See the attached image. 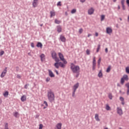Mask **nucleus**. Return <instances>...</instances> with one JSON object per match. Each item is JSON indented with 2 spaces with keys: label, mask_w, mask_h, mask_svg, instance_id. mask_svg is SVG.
<instances>
[{
  "label": "nucleus",
  "mask_w": 129,
  "mask_h": 129,
  "mask_svg": "<svg viewBox=\"0 0 129 129\" xmlns=\"http://www.w3.org/2000/svg\"><path fill=\"white\" fill-rule=\"evenodd\" d=\"M50 18H52V17L56 16V13H55V12L54 11H50Z\"/></svg>",
  "instance_id": "obj_21"
},
{
  "label": "nucleus",
  "mask_w": 129,
  "mask_h": 129,
  "mask_svg": "<svg viewBox=\"0 0 129 129\" xmlns=\"http://www.w3.org/2000/svg\"><path fill=\"white\" fill-rule=\"evenodd\" d=\"M86 0H80V2H81V3H85V1H86Z\"/></svg>",
  "instance_id": "obj_54"
},
{
  "label": "nucleus",
  "mask_w": 129,
  "mask_h": 129,
  "mask_svg": "<svg viewBox=\"0 0 129 129\" xmlns=\"http://www.w3.org/2000/svg\"><path fill=\"white\" fill-rule=\"evenodd\" d=\"M125 70L126 73H127V74H129V66L126 68Z\"/></svg>",
  "instance_id": "obj_32"
},
{
  "label": "nucleus",
  "mask_w": 129,
  "mask_h": 129,
  "mask_svg": "<svg viewBox=\"0 0 129 129\" xmlns=\"http://www.w3.org/2000/svg\"><path fill=\"white\" fill-rule=\"evenodd\" d=\"M124 83V80L123 79V78L121 79V84L123 85V84Z\"/></svg>",
  "instance_id": "obj_34"
},
{
  "label": "nucleus",
  "mask_w": 129,
  "mask_h": 129,
  "mask_svg": "<svg viewBox=\"0 0 129 129\" xmlns=\"http://www.w3.org/2000/svg\"><path fill=\"white\" fill-rule=\"evenodd\" d=\"M117 112L119 115H122V109L121 108H119L118 107H117Z\"/></svg>",
  "instance_id": "obj_8"
},
{
  "label": "nucleus",
  "mask_w": 129,
  "mask_h": 129,
  "mask_svg": "<svg viewBox=\"0 0 129 129\" xmlns=\"http://www.w3.org/2000/svg\"><path fill=\"white\" fill-rule=\"evenodd\" d=\"M58 56L61 61H62L63 64H67V61L64 58V56L61 52L58 53Z\"/></svg>",
  "instance_id": "obj_4"
},
{
  "label": "nucleus",
  "mask_w": 129,
  "mask_h": 129,
  "mask_svg": "<svg viewBox=\"0 0 129 129\" xmlns=\"http://www.w3.org/2000/svg\"><path fill=\"white\" fill-rule=\"evenodd\" d=\"M36 47L38 48H41L42 49V48H43V44L41 42H38L36 45Z\"/></svg>",
  "instance_id": "obj_18"
},
{
  "label": "nucleus",
  "mask_w": 129,
  "mask_h": 129,
  "mask_svg": "<svg viewBox=\"0 0 129 129\" xmlns=\"http://www.w3.org/2000/svg\"><path fill=\"white\" fill-rule=\"evenodd\" d=\"M108 97L109 99H112V95H111V94H109Z\"/></svg>",
  "instance_id": "obj_39"
},
{
  "label": "nucleus",
  "mask_w": 129,
  "mask_h": 129,
  "mask_svg": "<svg viewBox=\"0 0 129 129\" xmlns=\"http://www.w3.org/2000/svg\"><path fill=\"white\" fill-rule=\"evenodd\" d=\"M106 110H109V109H110V107L109 106V105H106Z\"/></svg>",
  "instance_id": "obj_36"
},
{
  "label": "nucleus",
  "mask_w": 129,
  "mask_h": 129,
  "mask_svg": "<svg viewBox=\"0 0 129 129\" xmlns=\"http://www.w3.org/2000/svg\"><path fill=\"white\" fill-rule=\"evenodd\" d=\"M40 57L41 58V61L43 60V58L45 57V54H41L40 55Z\"/></svg>",
  "instance_id": "obj_30"
},
{
  "label": "nucleus",
  "mask_w": 129,
  "mask_h": 129,
  "mask_svg": "<svg viewBox=\"0 0 129 129\" xmlns=\"http://www.w3.org/2000/svg\"><path fill=\"white\" fill-rule=\"evenodd\" d=\"M93 62H96V60L95 59V57H93Z\"/></svg>",
  "instance_id": "obj_55"
},
{
  "label": "nucleus",
  "mask_w": 129,
  "mask_h": 129,
  "mask_svg": "<svg viewBox=\"0 0 129 129\" xmlns=\"http://www.w3.org/2000/svg\"><path fill=\"white\" fill-rule=\"evenodd\" d=\"M111 69V66H109L106 70L107 73L110 72Z\"/></svg>",
  "instance_id": "obj_23"
},
{
  "label": "nucleus",
  "mask_w": 129,
  "mask_h": 129,
  "mask_svg": "<svg viewBox=\"0 0 129 129\" xmlns=\"http://www.w3.org/2000/svg\"><path fill=\"white\" fill-rule=\"evenodd\" d=\"M119 99H120V101H124V98H123V97H120Z\"/></svg>",
  "instance_id": "obj_40"
},
{
  "label": "nucleus",
  "mask_w": 129,
  "mask_h": 129,
  "mask_svg": "<svg viewBox=\"0 0 129 129\" xmlns=\"http://www.w3.org/2000/svg\"><path fill=\"white\" fill-rule=\"evenodd\" d=\"M82 32H83V29L82 28H80L79 30V33H80V34H82Z\"/></svg>",
  "instance_id": "obj_38"
},
{
  "label": "nucleus",
  "mask_w": 129,
  "mask_h": 129,
  "mask_svg": "<svg viewBox=\"0 0 129 129\" xmlns=\"http://www.w3.org/2000/svg\"><path fill=\"white\" fill-rule=\"evenodd\" d=\"M86 53H87V55H90V50H89V49H87Z\"/></svg>",
  "instance_id": "obj_37"
},
{
  "label": "nucleus",
  "mask_w": 129,
  "mask_h": 129,
  "mask_svg": "<svg viewBox=\"0 0 129 129\" xmlns=\"http://www.w3.org/2000/svg\"><path fill=\"white\" fill-rule=\"evenodd\" d=\"M39 0H33L32 2V6L33 8H37L38 7V2Z\"/></svg>",
  "instance_id": "obj_7"
},
{
  "label": "nucleus",
  "mask_w": 129,
  "mask_h": 129,
  "mask_svg": "<svg viewBox=\"0 0 129 129\" xmlns=\"http://www.w3.org/2000/svg\"><path fill=\"white\" fill-rule=\"evenodd\" d=\"M56 127L57 129H61V128L62 127V123H58L56 125Z\"/></svg>",
  "instance_id": "obj_16"
},
{
  "label": "nucleus",
  "mask_w": 129,
  "mask_h": 129,
  "mask_svg": "<svg viewBox=\"0 0 129 129\" xmlns=\"http://www.w3.org/2000/svg\"><path fill=\"white\" fill-rule=\"evenodd\" d=\"M125 86L127 87V89H129V83H127L125 85Z\"/></svg>",
  "instance_id": "obj_49"
},
{
  "label": "nucleus",
  "mask_w": 129,
  "mask_h": 129,
  "mask_svg": "<svg viewBox=\"0 0 129 129\" xmlns=\"http://www.w3.org/2000/svg\"><path fill=\"white\" fill-rule=\"evenodd\" d=\"M76 73V78H78V77H79V75H80V72H79Z\"/></svg>",
  "instance_id": "obj_31"
},
{
  "label": "nucleus",
  "mask_w": 129,
  "mask_h": 129,
  "mask_svg": "<svg viewBox=\"0 0 129 129\" xmlns=\"http://www.w3.org/2000/svg\"><path fill=\"white\" fill-rule=\"evenodd\" d=\"M95 36H96V37H98V33L96 32L95 33Z\"/></svg>",
  "instance_id": "obj_57"
},
{
  "label": "nucleus",
  "mask_w": 129,
  "mask_h": 129,
  "mask_svg": "<svg viewBox=\"0 0 129 129\" xmlns=\"http://www.w3.org/2000/svg\"><path fill=\"white\" fill-rule=\"evenodd\" d=\"M117 86L120 87V85H119V84H117Z\"/></svg>",
  "instance_id": "obj_64"
},
{
  "label": "nucleus",
  "mask_w": 129,
  "mask_h": 129,
  "mask_svg": "<svg viewBox=\"0 0 129 129\" xmlns=\"http://www.w3.org/2000/svg\"><path fill=\"white\" fill-rule=\"evenodd\" d=\"M65 15L66 16H68V13H67V12H65Z\"/></svg>",
  "instance_id": "obj_60"
},
{
  "label": "nucleus",
  "mask_w": 129,
  "mask_h": 129,
  "mask_svg": "<svg viewBox=\"0 0 129 129\" xmlns=\"http://www.w3.org/2000/svg\"><path fill=\"white\" fill-rule=\"evenodd\" d=\"M126 3L128 7H129V0H126Z\"/></svg>",
  "instance_id": "obj_53"
},
{
  "label": "nucleus",
  "mask_w": 129,
  "mask_h": 129,
  "mask_svg": "<svg viewBox=\"0 0 129 129\" xmlns=\"http://www.w3.org/2000/svg\"><path fill=\"white\" fill-rule=\"evenodd\" d=\"M17 78H18V79H21V78H22V76H21L20 75H17Z\"/></svg>",
  "instance_id": "obj_47"
},
{
  "label": "nucleus",
  "mask_w": 129,
  "mask_h": 129,
  "mask_svg": "<svg viewBox=\"0 0 129 129\" xmlns=\"http://www.w3.org/2000/svg\"><path fill=\"white\" fill-rule=\"evenodd\" d=\"M54 72H55V73H56L57 75H59V72H58V71H57V70H55Z\"/></svg>",
  "instance_id": "obj_52"
},
{
  "label": "nucleus",
  "mask_w": 129,
  "mask_h": 129,
  "mask_svg": "<svg viewBox=\"0 0 129 129\" xmlns=\"http://www.w3.org/2000/svg\"><path fill=\"white\" fill-rule=\"evenodd\" d=\"M104 19H105V15H101V21L102 22V21H104Z\"/></svg>",
  "instance_id": "obj_27"
},
{
  "label": "nucleus",
  "mask_w": 129,
  "mask_h": 129,
  "mask_svg": "<svg viewBox=\"0 0 129 129\" xmlns=\"http://www.w3.org/2000/svg\"><path fill=\"white\" fill-rule=\"evenodd\" d=\"M118 9L120 10V6L119 5L118 6Z\"/></svg>",
  "instance_id": "obj_61"
},
{
  "label": "nucleus",
  "mask_w": 129,
  "mask_h": 129,
  "mask_svg": "<svg viewBox=\"0 0 129 129\" xmlns=\"http://www.w3.org/2000/svg\"><path fill=\"white\" fill-rule=\"evenodd\" d=\"M95 119H96V121H100V119H99L98 114H95Z\"/></svg>",
  "instance_id": "obj_17"
},
{
  "label": "nucleus",
  "mask_w": 129,
  "mask_h": 129,
  "mask_svg": "<svg viewBox=\"0 0 129 129\" xmlns=\"http://www.w3.org/2000/svg\"><path fill=\"white\" fill-rule=\"evenodd\" d=\"M61 23V21L57 20V19H55V24H57V25H59V24H60Z\"/></svg>",
  "instance_id": "obj_29"
},
{
  "label": "nucleus",
  "mask_w": 129,
  "mask_h": 129,
  "mask_svg": "<svg viewBox=\"0 0 129 129\" xmlns=\"http://www.w3.org/2000/svg\"><path fill=\"white\" fill-rule=\"evenodd\" d=\"M14 115L16 118H18V117H20V114L18 112H16L15 113H14Z\"/></svg>",
  "instance_id": "obj_20"
},
{
  "label": "nucleus",
  "mask_w": 129,
  "mask_h": 129,
  "mask_svg": "<svg viewBox=\"0 0 129 129\" xmlns=\"http://www.w3.org/2000/svg\"><path fill=\"white\" fill-rule=\"evenodd\" d=\"M127 95H129V89H127Z\"/></svg>",
  "instance_id": "obj_56"
},
{
  "label": "nucleus",
  "mask_w": 129,
  "mask_h": 129,
  "mask_svg": "<svg viewBox=\"0 0 129 129\" xmlns=\"http://www.w3.org/2000/svg\"><path fill=\"white\" fill-rule=\"evenodd\" d=\"M106 33L107 34H110L111 33H112V29H111V28H110V27L107 28Z\"/></svg>",
  "instance_id": "obj_14"
},
{
  "label": "nucleus",
  "mask_w": 129,
  "mask_h": 129,
  "mask_svg": "<svg viewBox=\"0 0 129 129\" xmlns=\"http://www.w3.org/2000/svg\"><path fill=\"white\" fill-rule=\"evenodd\" d=\"M48 75L49 76H50L51 78L55 77V75H54L53 72H52V71H51L50 70H48Z\"/></svg>",
  "instance_id": "obj_10"
},
{
  "label": "nucleus",
  "mask_w": 129,
  "mask_h": 129,
  "mask_svg": "<svg viewBox=\"0 0 129 129\" xmlns=\"http://www.w3.org/2000/svg\"><path fill=\"white\" fill-rule=\"evenodd\" d=\"M47 98L50 103L55 101V94L52 90L47 91Z\"/></svg>",
  "instance_id": "obj_1"
},
{
  "label": "nucleus",
  "mask_w": 129,
  "mask_h": 129,
  "mask_svg": "<svg viewBox=\"0 0 129 129\" xmlns=\"http://www.w3.org/2000/svg\"><path fill=\"white\" fill-rule=\"evenodd\" d=\"M28 55H29V56H31V52H29V53H28Z\"/></svg>",
  "instance_id": "obj_63"
},
{
  "label": "nucleus",
  "mask_w": 129,
  "mask_h": 129,
  "mask_svg": "<svg viewBox=\"0 0 129 129\" xmlns=\"http://www.w3.org/2000/svg\"><path fill=\"white\" fill-rule=\"evenodd\" d=\"M79 87V83H77L76 84H75L73 86V91L72 94L73 97H74L75 96V92H76V90H77V89Z\"/></svg>",
  "instance_id": "obj_3"
},
{
  "label": "nucleus",
  "mask_w": 129,
  "mask_h": 129,
  "mask_svg": "<svg viewBox=\"0 0 129 129\" xmlns=\"http://www.w3.org/2000/svg\"><path fill=\"white\" fill-rule=\"evenodd\" d=\"M44 104H45L46 107L48 106V103H47V101H44Z\"/></svg>",
  "instance_id": "obj_51"
},
{
  "label": "nucleus",
  "mask_w": 129,
  "mask_h": 129,
  "mask_svg": "<svg viewBox=\"0 0 129 129\" xmlns=\"http://www.w3.org/2000/svg\"><path fill=\"white\" fill-rule=\"evenodd\" d=\"M39 129H43V124H39Z\"/></svg>",
  "instance_id": "obj_48"
},
{
  "label": "nucleus",
  "mask_w": 129,
  "mask_h": 129,
  "mask_svg": "<svg viewBox=\"0 0 129 129\" xmlns=\"http://www.w3.org/2000/svg\"><path fill=\"white\" fill-rule=\"evenodd\" d=\"M57 32L58 33H61L62 32V27L60 25H58L56 26Z\"/></svg>",
  "instance_id": "obj_12"
},
{
  "label": "nucleus",
  "mask_w": 129,
  "mask_h": 129,
  "mask_svg": "<svg viewBox=\"0 0 129 129\" xmlns=\"http://www.w3.org/2000/svg\"><path fill=\"white\" fill-rule=\"evenodd\" d=\"M121 104L124 105V101H121Z\"/></svg>",
  "instance_id": "obj_58"
},
{
  "label": "nucleus",
  "mask_w": 129,
  "mask_h": 129,
  "mask_svg": "<svg viewBox=\"0 0 129 129\" xmlns=\"http://www.w3.org/2000/svg\"><path fill=\"white\" fill-rule=\"evenodd\" d=\"M3 95L5 96V97H8V95H9V92L7 91L3 94Z\"/></svg>",
  "instance_id": "obj_26"
},
{
  "label": "nucleus",
  "mask_w": 129,
  "mask_h": 129,
  "mask_svg": "<svg viewBox=\"0 0 129 129\" xmlns=\"http://www.w3.org/2000/svg\"><path fill=\"white\" fill-rule=\"evenodd\" d=\"M50 80H51V78H50V77H47L45 81H46V82H49V81H50Z\"/></svg>",
  "instance_id": "obj_35"
},
{
  "label": "nucleus",
  "mask_w": 129,
  "mask_h": 129,
  "mask_svg": "<svg viewBox=\"0 0 129 129\" xmlns=\"http://www.w3.org/2000/svg\"><path fill=\"white\" fill-rule=\"evenodd\" d=\"M122 8L123 11H125V6H124V5H122Z\"/></svg>",
  "instance_id": "obj_46"
},
{
  "label": "nucleus",
  "mask_w": 129,
  "mask_h": 129,
  "mask_svg": "<svg viewBox=\"0 0 129 129\" xmlns=\"http://www.w3.org/2000/svg\"><path fill=\"white\" fill-rule=\"evenodd\" d=\"M98 76V77H99V78H102L103 75H102V72L101 70L99 71Z\"/></svg>",
  "instance_id": "obj_22"
},
{
  "label": "nucleus",
  "mask_w": 129,
  "mask_h": 129,
  "mask_svg": "<svg viewBox=\"0 0 129 129\" xmlns=\"http://www.w3.org/2000/svg\"><path fill=\"white\" fill-rule=\"evenodd\" d=\"M8 68H5L4 69V71L2 72V74L1 75V78H4V76H6V74H7V72H8Z\"/></svg>",
  "instance_id": "obj_6"
},
{
  "label": "nucleus",
  "mask_w": 129,
  "mask_h": 129,
  "mask_svg": "<svg viewBox=\"0 0 129 129\" xmlns=\"http://www.w3.org/2000/svg\"><path fill=\"white\" fill-rule=\"evenodd\" d=\"M28 86H29V84H26L25 85L24 88H25V89H28Z\"/></svg>",
  "instance_id": "obj_42"
},
{
  "label": "nucleus",
  "mask_w": 129,
  "mask_h": 129,
  "mask_svg": "<svg viewBox=\"0 0 129 129\" xmlns=\"http://www.w3.org/2000/svg\"><path fill=\"white\" fill-rule=\"evenodd\" d=\"M100 49V44H98V47H97V50H96L97 53H98V52H99Z\"/></svg>",
  "instance_id": "obj_28"
},
{
  "label": "nucleus",
  "mask_w": 129,
  "mask_h": 129,
  "mask_svg": "<svg viewBox=\"0 0 129 129\" xmlns=\"http://www.w3.org/2000/svg\"><path fill=\"white\" fill-rule=\"evenodd\" d=\"M26 99H27V97L25 95H23L21 98V100L23 102H24V101H26Z\"/></svg>",
  "instance_id": "obj_19"
},
{
  "label": "nucleus",
  "mask_w": 129,
  "mask_h": 129,
  "mask_svg": "<svg viewBox=\"0 0 129 129\" xmlns=\"http://www.w3.org/2000/svg\"><path fill=\"white\" fill-rule=\"evenodd\" d=\"M51 57H52V59H54L55 58H56V57H57V53H56V52H52Z\"/></svg>",
  "instance_id": "obj_15"
},
{
  "label": "nucleus",
  "mask_w": 129,
  "mask_h": 129,
  "mask_svg": "<svg viewBox=\"0 0 129 129\" xmlns=\"http://www.w3.org/2000/svg\"><path fill=\"white\" fill-rule=\"evenodd\" d=\"M31 46L32 47V48H35V44H34V43L32 42L31 43Z\"/></svg>",
  "instance_id": "obj_43"
},
{
  "label": "nucleus",
  "mask_w": 129,
  "mask_h": 129,
  "mask_svg": "<svg viewBox=\"0 0 129 129\" xmlns=\"http://www.w3.org/2000/svg\"><path fill=\"white\" fill-rule=\"evenodd\" d=\"M71 69L74 73L80 72V67H79V66H76L73 63H71Z\"/></svg>",
  "instance_id": "obj_2"
},
{
  "label": "nucleus",
  "mask_w": 129,
  "mask_h": 129,
  "mask_svg": "<svg viewBox=\"0 0 129 129\" xmlns=\"http://www.w3.org/2000/svg\"><path fill=\"white\" fill-rule=\"evenodd\" d=\"M88 13L89 15H93V14L94 13V9H93V8H91L88 10Z\"/></svg>",
  "instance_id": "obj_11"
},
{
  "label": "nucleus",
  "mask_w": 129,
  "mask_h": 129,
  "mask_svg": "<svg viewBox=\"0 0 129 129\" xmlns=\"http://www.w3.org/2000/svg\"><path fill=\"white\" fill-rule=\"evenodd\" d=\"M54 61L56 62L54 63V67H58V63L59 62V61H60V59H59V58L58 57H55L54 59H53Z\"/></svg>",
  "instance_id": "obj_9"
},
{
  "label": "nucleus",
  "mask_w": 129,
  "mask_h": 129,
  "mask_svg": "<svg viewBox=\"0 0 129 129\" xmlns=\"http://www.w3.org/2000/svg\"><path fill=\"white\" fill-rule=\"evenodd\" d=\"M100 62H101V58H100L98 60V65H100Z\"/></svg>",
  "instance_id": "obj_44"
},
{
  "label": "nucleus",
  "mask_w": 129,
  "mask_h": 129,
  "mask_svg": "<svg viewBox=\"0 0 129 129\" xmlns=\"http://www.w3.org/2000/svg\"><path fill=\"white\" fill-rule=\"evenodd\" d=\"M96 66V62H93L92 69L95 70V67Z\"/></svg>",
  "instance_id": "obj_24"
},
{
  "label": "nucleus",
  "mask_w": 129,
  "mask_h": 129,
  "mask_svg": "<svg viewBox=\"0 0 129 129\" xmlns=\"http://www.w3.org/2000/svg\"><path fill=\"white\" fill-rule=\"evenodd\" d=\"M65 63H63L62 62H59L57 64V67H54L56 69H59V67H61V68H65Z\"/></svg>",
  "instance_id": "obj_5"
},
{
  "label": "nucleus",
  "mask_w": 129,
  "mask_h": 129,
  "mask_svg": "<svg viewBox=\"0 0 129 129\" xmlns=\"http://www.w3.org/2000/svg\"><path fill=\"white\" fill-rule=\"evenodd\" d=\"M124 2H125L124 0H121V6L124 5Z\"/></svg>",
  "instance_id": "obj_50"
},
{
  "label": "nucleus",
  "mask_w": 129,
  "mask_h": 129,
  "mask_svg": "<svg viewBox=\"0 0 129 129\" xmlns=\"http://www.w3.org/2000/svg\"><path fill=\"white\" fill-rule=\"evenodd\" d=\"M105 52L106 53H107V52H108V49H107V48H105Z\"/></svg>",
  "instance_id": "obj_59"
},
{
  "label": "nucleus",
  "mask_w": 129,
  "mask_h": 129,
  "mask_svg": "<svg viewBox=\"0 0 129 129\" xmlns=\"http://www.w3.org/2000/svg\"><path fill=\"white\" fill-rule=\"evenodd\" d=\"M76 13V9H74L71 11V14H75Z\"/></svg>",
  "instance_id": "obj_33"
},
{
  "label": "nucleus",
  "mask_w": 129,
  "mask_h": 129,
  "mask_svg": "<svg viewBox=\"0 0 129 129\" xmlns=\"http://www.w3.org/2000/svg\"><path fill=\"white\" fill-rule=\"evenodd\" d=\"M91 36H92V35L90 34H89L88 35V37H90Z\"/></svg>",
  "instance_id": "obj_62"
},
{
  "label": "nucleus",
  "mask_w": 129,
  "mask_h": 129,
  "mask_svg": "<svg viewBox=\"0 0 129 129\" xmlns=\"http://www.w3.org/2000/svg\"><path fill=\"white\" fill-rule=\"evenodd\" d=\"M3 54H5V51L2 50L0 52V56H3Z\"/></svg>",
  "instance_id": "obj_41"
},
{
  "label": "nucleus",
  "mask_w": 129,
  "mask_h": 129,
  "mask_svg": "<svg viewBox=\"0 0 129 129\" xmlns=\"http://www.w3.org/2000/svg\"><path fill=\"white\" fill-rule=\"evenodd\" d=\"M122 78H123V79L124 80H126V81H127V80H128V77H127V75H124L123 76Z\"/></svg>",
  "instance_id": "obj_25"
},
{
  "label": "nucleus",
  "mask_w": 129,
  "mask_h": 129,
  "mask_svg": "<svg viewBox=\"0 0 129 129\" xmlns=\"http://www.w3.org/2000/svg\"><path fill=\"white\" fill-rule=\"evenodd\" d=\"M60 39L63 43H65V42H66V38L62 35H60Z\"/></svg>",
  "instance_id": "obj_13"
},
{
  "label": "nucleus",
  "mask_w": 129,
  "mask_h": 129,
  "mask_svg": "<svg viewBox=\"0 0 129 129\" xmlns=\"http://www.w3.org/2000/svg\"><path fill=\"white\" fill-rule=\"evenodd\" d=\"M57 6H59V7H61V6H62V5H61V2H58L57 3Z\"/></svg>",
  "instance_id": "obj_45"
}]
</instances>
